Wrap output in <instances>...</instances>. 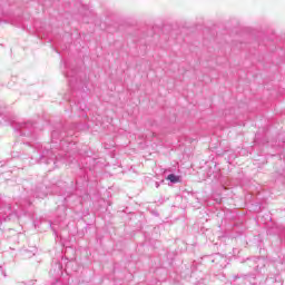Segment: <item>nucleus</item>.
<instances>
[{
  "label": "nucleus",
  "mask_w": 285,
  "mask_h": 285,
  "mask_svg": "<svg viewBox=\"0 0 285 285\" xmlns=\"http://www.w3.org/2000/svg\"><path fill=\"white\" fill-rule=\"evenodd\" d=\"M167 179L171 183V184H178L179 181V176L175 175V174H169L167 176Z\"/></svg>",
  "instance_id": "nucleus-1"
},
{
  "label": "nucleus",
  "mask_w": 285,
  "mask_h": 285,
  "mask_svg": "<svg viewBox=\"0 0 285 285\" xmlns=\"http://www.w3.org/2000/svg\"><path fill=\"white\" fill-rule=\"evenodd\" d=\"M46 155H52V151L47 150V151H46Z\"/></svg>",
  "instance_id": "nucleus-2"
},
{
  "label": "nucleus",
  "mask_w": 285,
  "mask_h": 285,
  "mask_svg": "<svg viewBox=\"0 0 285 285\" xmlns=\"http://www.w3.org/2000/svg\"><path fill=\"white\" fill-rule=\"evenodd\" d=\"M43 157H46V154H43V155L40 157V159H43Z\"/></svg>",
  "instance_id": "nucleus-3"
},
{
  "label": "nucleus",
  "mask_w": 285,
  "mask_h": 285,
  "mask_svg": "<svg viewBox=\"0 0 285 285\" xmlns=\"http://www.w3.org/2000/svg\"><path fill=\"white\" fill-rule=\"evenodd\" d=\"M156 188H159V183H156Z\"/></svg>",
  "instance_id": "nucleus-4"
}]
</instances>
